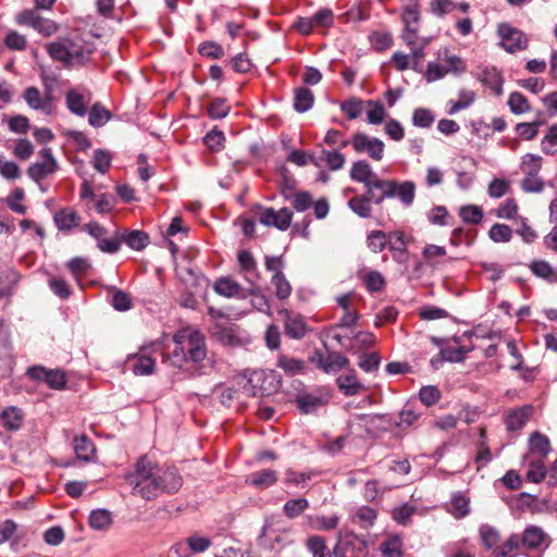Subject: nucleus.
<instances>
[{
  "label": "nucleus",
  "mask_w": 557,
  "mask_h": 557,
  "mask_svg": "<svg viewBox=\"0 0 557 557\" xmlns=\"http://www.w3.org/2000/svg\"><path fill=\"white\" fill-rule=\"evenodd\" d=\"M159 466L143 455L135 463L134 472L125 475L126 482L133 486L132 494L146 500L156 498Z\"/></svg>",
  "instance_id": "f257e3e1"
},
{
  "label": "nucleus",
  "mask_w": 557,
  "mask_h": 557,
  "mask_svg": "<svg viewBox=\"0 0 557 557\" xmlns=\"http://www.w3.org/2000/svg\"><path fill=\"white\" fill-rule=\"evenodd\" d=\"M48 54L55 61L70 66L74 58H83V47L76 45L71 39H61L47 45Z\"/></svg>",
  "instance_id": "f03ea898"
},
{
  "label": "nucleus",
  "mask_w": 557,
  "mask_h": 557,
  "mask_svg": "<svg viewBox=\"0 0 557 557\" xmlns=\"http://www.w3.org/2000/svg\"><path fill=\"white\" fill-rule=\"evenodd\" d=\"M29 379L45 382L52 389H64L67 383L65 372L61 369H47L44 366H33L26 371Z\"/></svg>",
  "instance_id": "7ed1b4c3"
},
{
  "label": "nucleus",
  "mask_w": 557,
  "mask_h": 557,
  "mask_svg": "<svg viewBox=\"0 0 557 557\" xmlns=\"http://www.w3.org/2000/svg\"><path fill=\"white\" fill-rule=\"evenodd\" d=\"M187 274L191 281L190 285H186L180 295V305L184 308L196 309L198 301L196 294L206 290L208 287V280L205 275L196 273L193 269H187Z\"/></svg>",
  "instance_id": "20e7f679"
},
{
  "label": "nucleus",
  "mask_w": 557,
  "mask_h": 557,
  "mask_svg": "<svg viewBox=\"0 0 557 557\" xmlns=\"http://www.w3.org/2000/svg\"><path fill=\"white\" fill-rule=\"evenodd\" d=\"M497 33L502 38L500 45L507 52L515 53L528 47L525 34L507 23L499 24Z\"/></svg>",
  "instance_id": "39448f33"
},
{
  "label": "nucleus",
  "mask_w": 557,
  "mask_h": 557,
  "mask_svg": "<svg viewBox=\"0 0 557 557\" xmlns=\"http://www.w3.org/2000/svg\"><path fill=\"white\" fill-rule=\"evenodd\" d=\"M401 20L405 25L403 39L407 45L413 46L416 42V34L420 21L419 5L416 0H406Z\"/></svg>",
  "instance_id": "423d86ee"
},
{
  "label": "nucleus",
  "mask_w": 557,
  "mask_h": 557,
  "mask_svg": "<svg viewBox=\"0 0 557 557\" xmlns=\"http://www.w3.org/2000/svg\"><path fill=\"white\" fill-rule=\"evenodd\" d=\"M351 145L356 152H367L373 160L380 161L383 158L384 143L375 137H370L363 133H356L351 138Z\"/></svg>",
  "instance_id": "0eeeda50"
},
{
  "label": "nucleus",
  "mask_w": 557,
  "mask_h": 557,
  "mask_svg": "<svg viewBox=\"0 0 557 557\" xmlns=\"http://www.w3.org/2000/svg\"><path fill=\"white\" fill-rule=\"evenodd\" d=\"M157 484L158 487L156 488V498L161 493L174 494L178 492L183 485V478L174 467H169L163 471L159 469Z\"/></svg>",
  "instance_id": "6e6552de"
},
{
  "label": "nucleus",
  "mask_w": 557,
  "mask_h": 557,
  "mask_svg": "<svg viewBox=\"0 0 557 557\" xmlns=\"http://www.w3.org/2000/svg\"><path fill=\"white\" fill-rule=\"evenodd\" d=\"M330 399V394L315 391L312 393L304 392L296 396V404L301 413L309 414L325 404Z\"/></svg>",
  "instance_id": "1a4fd4ad"
},
{
  "label": "nucleus",
  "mask_w": 557,
  "mask_h": 557,
  "mask_svg": "<svg viewBox=\"0 0 557 557\" xmlns=\"http://www.w3.org/2000/svg\"><path fill=\"white\" fill-rule=\"evenodd\" d=\"M374 186L377 188H392L394 191V197H398L405 206H410L413 202L416 194V185L413 182L406 181L403 183H397L393 180H384L383 182H376Z\"/></svg>",
  "instance_id": "9d476101"
},
{
  "label": "nucleus",
  "mask_w": 557,
  "mask_h": 557,
  "mask_svg": "<svg viewBox=\"0 0 557 557\" xmlns=\"http://www.w3.org/2000/svg\"><path fill=\"white\" fill-rule=\"evenodd\" d=\"M350 178L355 182L363 183L364 187L374 186L376 182H383L372 171L371 165L366 160L356 161L350 169Z\"/></svg>",
  "instance_id": "9b49d317"
},
{
  "label": "nucleus",
  "mask_w": 557,
  "mask_h": 557,
  "mask_svg": "<svg viewBox=\"0 0 557 557\" xmlns=\"http://www.w3.org/2000/svg\"><path fill=\"white\" fill-rule=\"evenodd\" d=\"M23 98L32 109L40 110L46 114L51 112L52 95L50 91L46 92L45 97H41L39 89L30 86L24 90Z\"/></svg>",
  "instance_id": "f8f14e48"
},
{
  "label": "nucleus",
  "mask_w": 557,
  "mask_h": 557,
  "mask_svg": "<svg viewBox=\"0 0 557 557\" xmlns=\"http://www.w3.org/2000/svg\"><path fill=\"white\" fill-rule=\"evenodd\" d=\"M187 361L198 363L207 356L205 338L200 332L194 331L188 334L187 339Z\"/></svg>",
  "instance_id": "ddd939ff"
},
{
  "label": "nucleus",
  "mask_w": 557,
  "mask_h": 557,
  "mask_svg": "<svg viewBox=\"0 0 557 557\" xmlns=\"http://www.w3.org/2000/svg\"><path fill=\"white\" fill-rule=\"evenodd\" d=\"M345 156L338 151H331L322 149L319 157L310 156V163L320 168L325 164L331 171H337L343 168L345 163Z\"/></svg>",
  "instance_id": "4468645a"
},
{
  "label": "nucleus",
  "mask_w": 557,
  "mask_h": 557,
  "mask_svg": "<svg viewBox=\"0 0 557 557\" xmlns=\"http://www.w3.org/2000/svg\"><path fill=\"white\" fill-rule=\"evenodd\" d=\"M53 221L59 231L69 232L78 225L81 216L72 208H62L54 213Z\"/></svg>",
  "instance_id": "2eb2a0df"
},
{
  "label": "nucleus",
  "mask_w": 557,
  "mask_h": 557,
  "mask_svg": "<svg viewBox=\"0 0 557 557\" xmlns=\"http://www.w3.org/2000/svg\"><path fill=\"white\" fill-rule=\"evenodd\" d=\"M532 411V406H524L509 412L505 419L507 430L510 432L521 430L529 421Z\"/></svg>",
  "instance_id": "dca6fc26"
},
{
  "label": "nucleus",
  "mask_w": 557,
  "mask_h": 557,
  "mask_svg": "<svg viewBox=\"0 0 557 557\" xmlns=\"http://www.w3.org/2000/svg\"><path fill=\"white\" fill-rule=\"evenodd\" d=\"M478 79L491 88L495 95L500 96L503 94L504 78L496 67L483 69L478 75Z\"/></svg>",
  "instance_id": "f3484780"
},
{
  "label": "nucleus",
  "mask_w": 557,
  "mask_h": 557,
  "mask_svg": "<svg viewBox=\"0 0 557 557\" xmlns=\"http://www.w3.org/2000/svg\"><path fill=\"white\" fill-rule=\"evenodd\" d=\"M314 103V95L307 87H297L294 89L293 108L298 113L309 111Z\"/></svg>",
  "instance_id": "a211bd4d"
},
{
  "label": "nucleus",
  "mask_w": 557,
  "mask_h": 557,
  "mask_svg": "<svg viewBox=\"0 0 557 557\" xmlns=\"http://www.w3.org/2000/svg\"><path fill=\"white\" fill-rule=\"evenodd\" d=\"M213 290L224 297L232 298L236 296L245 297L240 295L243 292L242 286L230 277H220L213 284Z\"/></svg>",
  "instance_id": "6ab92c4d"
},
{
  "label": "nucleus",
  "mask_w": 557,
  "mask_h": 557,
  "mask_svg": "<svg viewBox=\"0 0 557 557\" xmlns=\"http://www.w3.org/2000/svg\"><path fill=\"white\" fill-rule=\"evenodd\" d=\"M122 243H125L131 249L143 250L149 243L150 237L148 233L140 230H133L129 232L121 233Z\"/></svg>",
  "instance_id": "aec40b11"
},
{
  "label": "nucleus",
  "mask_w": 557,
  "mask_h": 557,
  "mask_svg": "<svg viewBox=\"0 0 557 557\" xmlns=\"http://www.w3.org/2000/svg\"><path fill=\"white\" fill-rule=\"evenodd\" d=\"M277 481V472L273 469H263L260 471L252 472L248 478L247 482L258 488H267L273 485Z\"/></svg>",
  "instance_id": "412c9836"
},
{
  "label": "nucleus",
  "mask_w": 557,
  "mask_h": 557,
  "mask_svg": "<svg viewBox=\"0 0 557 557\" xmlns=\"http://www.w3.org/2000/svg\"><path fill=\"white\" fill-rule=\"evenodd\" d=\"M73 448L77 458L84 461H90L96 451L94 443L84 434L74 437Z\"/></svg>",
  "instance_id": "4be33fe9"
},
{
  "label": "nucleus",
  "mask_w": 557,
  "mask_h": 557,
  "mask_svg": "<svg viewBox=\"0 0 557 557\" xmlns=\"http://www.w3.org/2000/svg\"><path fill=\"white\" fill-rule=\"evenodd\" d=\"M544 536L545 534L541 528L535 525L527 527L523 533L520 534L521 546L527 549H535L541 546Z\"/></svg>",
  "instance_id": "5701e85b"
},
{
  "label": "nucleus",
  "mask_w": 557,
  "mask_h": 557,
  "mask_svg": "<svg viewBox=\"0 0 557 557\" xmlns=\"http://www.w3.org/2000/svg\"><path fill=\"white\" fill-rule=\"evenodd\" d=\"M59 169L58 162H36L28 166L27 174L28 176L39 183L46 176L53 174Z\"/></svg>",
  "instance_id": "b1692460"
},
{
  "label": "nucleus",
  "mask_w": 557,
  "mask_h": 557,
  "mask_svg": "<svg viewBox=\"0 0 557 557\" xmlns=\"http://www.w3.org/2000/svg\"><path fill=\"white\" fill-rule=\"evenodd\" d=\"M128 363L135 375H149L153 373L156 362L148 356H134L128 359Z\"/></svg>",
  "instance_id": "393cba45"
},
{
  "label": "nucleus",
  "mask_w": 557,
  "mask_h": 557,
  "mask_svg": "<svg viewBox=\"0 0 557 557\" xmlns=\"http://www.w3.org/2000/svg\"><path fill=\"white\" fill-rule=\"evenodd\" d=\"M479 533L482 545L486 549L493 550L494 555H496V548L499 547L498 543L500 541L499 532L492 525L482 524L479 529Z\"/></svg>",
  "instance_id": "a878e982"
},
{
  "label": "nucleus",
  "mask_w": 557,
  "mask_h": 557,
  "mask_svg": "<svg viewBox=\"0 0 557 557\" xmlns=\"http://www.w3.org/2000/svg\"><path fill=\"white\" fill-rule=\"evenodd\" d=\"M336 383L345 396L357 395L364 388L355 374L339 375Z\"/></svg>",
  "instance_id": "bb28decb"
},
{
  "label": "nucleus",
  "mask_w": 557,
  "mask_h": 557,
  "mask_svg": "<svg viewBox=\"0 0 557 557\" xmlns=\"http://www.w3.org/2000/svg\"><path fill=\"white\" fill-rule=\"evenodd\" d=\"M66 108L77 116H85L87 113V103L82 94L75 89H70L65 97Z\"/></svg>",
  "instance_id": "cd10ccee"
},
{
  "label": "nucleus",
  "mask_w": 557,
  "mask_h": 557,
  "mask_svg": "<svg viewBox=\"0 0 557 557\" xmlns=\"http://www.w3.org/2000/svg\"><path fill=\"white\" fill-rule=\"evenodd\" d=\"M285 333L294 339H300L307 334V325L304 319L299 315H288L285 321Z\"/></svg>",
  "instance_id": "c85d7f7f"
},
{
  "label": "nucleus",
  "mask_w": 557,
  "mask_h": 557,
  "mask_svg": "<svg viewBox=\"0 0 557 557\" xmlns=\"http://www.w3.org/2000/svg\"><path fill=\"white\" fill-rule=\"evenodd\" d=\"M112 513L108 509H95L89 515V525L94 530L103 531L111 527Z\"/></svg>",
  "instance_id": "c756f323"
},
{
  "label": "nucleus",
  "mask_w": 557,
  "mask_h": 557,
  "mask_svg": "<svg viewBox=\"0 0 557 557\" xmlns=\"http://www.w3.org/2000/svg\"><path fill=\"white\" fill-rule=\"evenodd\" d=\"M529 446L532 453H537L543 458L552 451L549 438L540 432H533L530 435Z\"/></svg>",
  "instance_id": "7c9ffc66"
},
{
  "label": "nucleus",
  "mask_w": 557,
  "mask_h": 557,
  "mask_svg": "<svg viewBox=\"0 0 557 557\" xmlns=\"http://www.w3.org/2000/svg\"><path fill=\"white\" fill-rule=\"evenodd\" d=\"M0 419L4 429L16 431L22 425L23 417L16 407H9L1 412Z\"/></svg>",
  "instance_id": "2f4dec72"
},
{
  "label": "nucleus",
  "mask_w": 557,
  "mask_h": 557,
  "mask_svg": "<svg viewBox=\"0 0 557 557\" xmlns=\"http://www.w3.org/2000/svg\"><path fill=\"white\" fill-rule=\"evenodd\" d=\"M349 360L347 357L337 351H329L325 357V373H337L342 369L347 368Z\"/></svg>",
  "instance_id": "473e14b6"
},
{
  "label": "nucleus",
  "mask_w": 557,
  "mask_h": 557,
  "mask_svg": "<svg viewBox=\"0 0 557 557\" xmlns=\"http://www.w3.org/2000/svg\"><path fill=\"white\" fill-rule=\"evenodd\" d=\"M112 113L106 109L100 102H96L89 111L88 122L94 127L103 126L111 120Z\"/></svg>",
  "instance_id": "72a5a7b5"
},
{
  "label": "nucleus",
  "mask_w": 557,
  "mask_h": 557,
  "mask_svg": "<svg viewBox=\"0 0 557 557\" xmlns=\"http://www.w3.org/2000/svg\"><path fill=\"white\" fill-rule=\"evenodd\" d=\"M520 547H522L520 534L513 533L504 542L503 545H499V547L496 548L495 557H517V550Z\"/></svg>",
  "instance_id": "f704fd0d"
},
{
  "label": "nucleus",
  "mask_w": 557,
  "mask_h": 557,
  "mask_svg": "<svg viewBox=\"0 0 557 557\" xmlns=\"http://www.w3.org/2000/svg\"><path fill=\"white\" fill-rule=\"evenodd\" d=\"M387 248L394 253L395 260L403 262L404 260L397 255H404L407 251L404 234L401 232H391L387 234Z\"/></svg>",
  "instance_id": "c9c22d12"
},
{
  "label": "nucleus",
  "mask_w": 557,
  "mask_h": 557,
  "mask_svg": "<svg viewBox=\"0 0 557 557\" xmlns=\"http://www.w3.org/2000/svg\"><path fill=\"white\" fill-rule=\"evenodd\" d=\"M542 168V157L534 153H527L522 157L520 170L525 176H536Z\"/></svg>",
  "instance_id": "e433bc0d"
},
{
  "label": "nucleus",
  "mask_w": 557,
  "mask_h": 557,
  "mask_svg": "<svg viewBox=\"0 0 557 557\" xmlns=\"http://www.w3.org/2000/svg\"><path fill=\"white\" fill-rule=\"evenodd\" d=\"M367 247L374 253L382 252L387 247V234L380 230L369 232Z\"/></svg>",
  "instance_id": "4c0bfd02"
},
{
  "label": "nucleus",
  "mask_w": 557,
  "mask_h": 557,
  "mask_svg": "<svg viewBox=\"0 0 557 557\" xmlns=\"http://www.w3.org/2000/svg\"><path fill=\"white\" fill-rule=\"evenodd\" d=\"M348 207L360 218L367 219L371 216L372 208L364 195L355 196L348 201Z\"/></svg>",
  "instance_id": "58836bf2"
},
{
  "label": "nucleus",
  "mask_w": 557,
  "mask_h": 557,
  "mask_svg": "<svg viewBox=\"0 0 557 557\" xmlns=\"http://www.w3.org/2000/svg\"><path fill=\"white\" fill-rule=\"evenodd\" d=\"M529 268L535 276L546 280L548 283L556 282L554 270L547 261L534 260L531 262Z\"/></svg>",
  "instance_id": "ea45409f"
},
{
  "label": "nucleus",
  "mask_w": 557,
  "mask_h": 557,
  "mask_svg": "<svg viewBox=\"0 0 557 557\" xmlns=\"http://www.w3.org/2000/svg\"><path fill=\"white\" fill-rule=\"evenodd\" d=\"M507 104L510 111L516 115L531 111V106L527 97L519 91H513L509 95Z\"/></svg>",
  "instance_id": "a19ab883"
},
{
  "label": "nucleus",
  "mask_w": 557,
  "mask_h": 557,
  "mask_svg": "<svg viewBox=\"0 0 557 557\" xmlns=\"http://www.w3.org/2000/svg\"><path fill=\"white\" fill-rule=\"evenodd\" d=\"M309 507V502L304 498H294L287 500L283 506V512L284 515L289 518L294 519L299 517L307 508Z\"/></svg>",
  "instance_id": "79ce46f5"
},
{
  "label": "nucleus",
  "mask_w": 557,
  "mask_h": 557,
  "mask_svg": "<svg viewBox=\"0 0 557 557\" xmlns=\"http://www.w3.org/2000/svg\"><path fill=\"white\" fill-rule=\"evenodd\" d=\"M213 335L224 345L232 346L237 343L234 329L228 324L216 323L213 327Z\"/></svg>",
  "instance_id": "37998d69"
},
{
  "label": "nucleus",
  "mask_w": 557,
  "mask_h": 557,
  "mask_svg": "<svg viewBox=\"0 0 557 557\" xmlns=\"http://www.w3.org/2000/svg\"><path fill=\"white\" fill-rule=\"evenodd\" d=\"M284 475V483L286 485L306 487L307 483L314 476V472H296L292 469H287Z\"/></svg>",
  "instance_id": "c03bdc74"
},
{
  "label": "nucleus",
  "mask_w": 557,
  "mask_h": 557,
  "mask_svg": "<svg viewBox=\"0 0 557 557\" xmlns=\"http://www.w3.org/2000/svg\"><path fill=\"white\" fill-rule=\"evenodd\" d=\"M231 110L224 98H214L207 107V112L210 119L220 120L225 117Z\"/></svg>",
  "instance_id": "a18cd8bd"
},
{
  "label": "nucleus",
  "mask_w": 557,
  "mask_h": 557,
  "mask_svg": "<svg viewBox=\"0 0 557 557\" xmlns=\"http://www.w3.org/2000/svg\"><path fill=\"white\" fill-rule=\"evenodd\" d=\"M459 215L465 223L476 225L483 219V210L475 205L462 206Z\"/></svg>",
  "instance_id": "49530a36"
},
{
  "label": "nucleus",
  "mask_w": 557,
  "mask_h": 557,
  "mask_svg": "<svg viewBox=\"0 0 557 557\" xmlns=\"http://www.w3.org/2000/svg\"><path fill=\"white\" fill-rule=\"evenodd\" d=\"M488 237L494 243H508L512 237V230L507 224L495 223L488 231Z\"/></svg>",
  "instance_id": "de8ad7c7"
},
{
  "label": "nucleus",
  "mask_w": 557,
  "mask_h": 557,
  "mask_svg": "<svg viewBox=\"0 0 557 557\" xmlns=\"http://www.w3.org/2000/svg\"><path fill=\"white\" fill-rule=\"evenodd\" d=\"M186 545L190 553L199 554L206 552L211 546V540L207 536L194 533L186 539Z\"/></svg>",
  "instance_id": "09e8293b"
},
{
  "label": "nucleus",
  "mask_w": 557,
  "mask_h": 557,
  "mask_svg": "<svg viewBox=\"0 0 557 557\" xmlns=\"http://www.w3.org/2000/svg\"><path fill=\"white\" fill-rule=\"evenodd\" d=\"M366 196L370 203L374 202L376 205H380L383 202L385 198H393L394 191L392 188L388 187L377 188L376 186H368L366 188Z\"/></svg>",
  "instance_id": "8fccbe9b"
},
{
  "label": "nucleus",
  "mask_w": 557,
  "mask_h": 557,
  "mask_svg": "<svg viewBox=\"0 0 557 557\" xmlns=\"http://www.w3.org/2000/svg\"><path fill=\"white\" fill-rule=\"evenodd\" d=\"M363 282L367 289L371 293L381 292L386 284L384 276L375 270L368 272L363 277Z\"/></svg>",
  "instance_id": "3c124183"
},
{
  "label": "nucleus",
  "mask_w": 557,
  "mask_h": 557,
  "mask_svg": "<svg viewBox=\"0 0 557 557\" xmlns=\"http://www.w3.org/2000/svg\"><path fill=\"white\" fill-rule=\"evenodd\" d=\"M112 157L104 149H96L92 159V165L99 173L104 174L111 166Z\"/></svg>",
  "instance_id": "603ef678"
},
{
  "label": "nucleus",
  "mask_w": 557,
  "mask_h": 557,
  "mask_svg": "<svg viewBox=\"0 0 557 557\" xmlns=\"http://www.w3.org/2000/svg\"><path fill=\"white\" fill-rule=\"evenodd\" d=\"M435 120L431 110L425 108H417L412 114V123L417 127L428 128Z\"/></svg>",
  "instance_id": "864d4df0"
},
{
  "label": "nucleus",
  "mask_w": 557,
  "mask_h": 557,
  "mask_svg": "<svg viewBox=\"0 0 557 557\" xmlns=\"http://www.w3.org/2000/svg\"><path fill=\"white\" fill-rule=\"evenodd\" d=\"M198 52L206 58L221 59L224 57V49L215 41H203L198 47Z\"/></svg>",
  "instance_id": "5fc2aeb1"
},
{
  "label": "nucleus",
  "mask_w": 557,
  "mask_h": 557,
  "mask_svg": "<svg viewBox=\"0 0 557 557\" xmlns=\"http://www.w3.org/2000/svg\"><path fill=\"white\" fill-rule=\"evenodd\" d=\"M271 282L275 286V294L278 299L283 300L289 297L292 286L286 280L284 273L273 274Z\"/></svg>",
  "instance_id": "6e6d98bb"
},
{
  "label": "nucleus",
  "mask_w": 557,
  "mask_h": 557,
  "mask_svg": "<svg viewBox=\"0 0 557 557\" xmlns=\"http://www.w3.org/2000/svg\"><path fill=\"white\" fill-rule=\"evenodd\" d=\"M225 141V136L222 131L216 127L206 134L203 137V143L206 146L213 151H219L223 149Z\"/></svg>",
  "instance_id": "4d7b16f0"
},
{
  "label": "nucleus",
  "mask_w": 557,
  "mask_h": 557,
  "mask_svg": "<svg viewBox=\"0 0 557 557\" xmlns=\"http://www.w3.org/2000/svg\"><path fill=\"white\" fill-rule=\"evenodd\" d=\"M111 306L117 311L129 310L133 306L132 297L126 292L115 289L111 298Z\"/></svg>",
  "instance_id": "13d9d810"
},
{
  "label": "nucleus",
  "mask_w": 557,
  "mask_h": 557,
  "mask_svg": "<svg viewBox=\"0 0 557 557\" xmlns=\"http://www.w3.org/2000/svg\"><path fill=\"white\" fill-rule=\"evenodd\" d=\"M547 475L546 467L542 460H533L530 462V468L527 472L528 481L532 483L542 482Z\"/></svg>",
  "instance_id": "bf43d9fd"
},
{
  "label": "nucleus",
  "mask_w": 557,
  "mask_h": 557,
  "mask_svg": "<svg viewBox=\"0 0 557 557\" xmlns=\"http://www.w3.org/2000/svg\"><path fill=\"white\" fill-rule=\"evenodd\" d=\"M557 146V123L553 124L548 131L547 134L543 137L541 141V148L542 151L547 154L552 156L556 152L554 147Z\"/></svg>",
  "instance_id": "052dcab7"
},
{
  "label": "nucleus",
  "mask_w": 557,
  "mask_h": 557,
  "mask_svg": "<svg viewBox=\"0 0 557 557\" xmlns=\"http://www.w3.org/2000/svg\"><path fill=\"white\" fill-rule=\"evenodd\" d=\"M419 398L426 407L433 406L441 398V392L436 386H423L419 392Z\"/></svg>",
  "instance_id": "680f3d73"
},
{
  "label": "nucleus",
  "mask_w": 557,
  "mask_h": 557,
  "mask_svg": "<svg viewBox=\"0 0 557 557\" xmlns=\"http://www.w3.org/2000/svg\"><path fill=\"white\" fill-rule=\"evenodd\" d=\"M0 174L5 180H16L21 176V170L15 162L8 161L0 154Z\"/></svg>",
  "instance_id": "e2e57ef3"
},
{
  "label": "nucleus",
  "mask_w": 557,
  "mask_h": 557,
  "mask_svg": "<svg viewBox=\"0 0 557 557\" xmlns=\"http://www.w3.org/2000/svg\"><path fill=\"white\" fill-rule=\"evenodd\" d=\"M455 9H457V3L451 0H432L430 3L431 13L437 17H443Z\"/></svg>",
  "instance_id": "0e129e2a"
},
{
  "label": "nucleus",
  "mask_w": 557,
  "mask_h": 557,
  "mask_svg": "<svg viewBox=\"0 0 557 557\" xmlns=\"http://www.w3.org/2000/svg\"><path fill=\"white\" fill-rule=\"evenodd\" d=\"M542 124V121L536 120L532 123H518L516 125L517 133L523 137L525 140H532L536 137L539 133V126Z\"/></svg>",
  "instance_id": "69168bd1"
},
{
  "label": "nucleus",
  "mask_w": 557,
  "mask_h": 557,
  "mask_svg": "<svg viewBox=\"0 0 557 557\" xmlns=\"http://www.w3.org/2000/svg\"><path fill=\"white\" fill-rule=\"evenodd\" d=\"M66 265L74 276L85 274L91 268L89 260L84 257L72 258Z\"/></svg>",
  "instance_id": "338daca9"
},
{
  "label": "nucleus",
  "mask_w": 557,
  "mask_h": 557,
  "mask_svg": "<svg viewBox=\"0 0 557 557\" xmlns=\"http://www.w3.org/2000/svg\"><path fill=\"white\" fill-rule=\"evenodd\" d=\"M361 100L354 97L341 103V110L348 116L349 120L357 119L361 113Z\"/></svg>",
  "instance_id": "774afa93"
}]
</instances>
